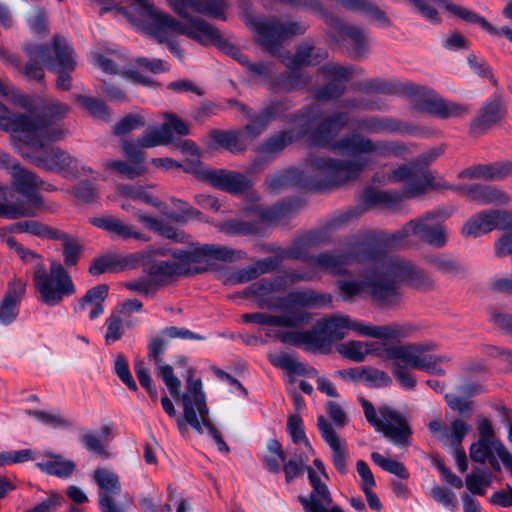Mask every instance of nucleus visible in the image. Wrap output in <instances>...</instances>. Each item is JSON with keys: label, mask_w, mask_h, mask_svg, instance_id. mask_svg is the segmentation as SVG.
<instances>
[{"label": "nucleus", "mask_w": 512, "mask_h": 512, "mask_svg": "<svg viewBox=\"0 0 512 512\" xmlns=\"http://www.w3.org/2000/svg\"><path fill=\"white\" fill-rule=\"evenodd\" d=\"M367 165L366 158L343 160L311 154L303 170L278 171L267 176L266 184L273 192L292 186L316 191L333 190L356 180Z\"/></svg>", "instance_id": "obj_1"}, {"label": "nucleus", "mask_w": 512, "mask_h": 512, "mask_svg": "<svg viewBox=\"0 0 512 512\" xmlns=\"http://www.w3.org/2000/svg\"><path fill=\"white\" fill-rule=\"evenodd\" d=\"M384 248L380 242L379 258L368 261L373 263L375 269V276L368 280V289L379 307L393 308L399 305L401 292L396 281L421 289L433 287L434 281L427 272L405 259L388 256Z\"/></svg>", "instance_id": "obj_2"}, {"label": "nucleus", "mask_w": 512, "mask_h": 512, "mask_svg": "<svg viewBox=\"0 0 512 512\" xmlns=\"http://www.w3.org/2000/svg\"><path fill=\"white\" fill-rule=\"evenodd\" d=\"M350 115L348 112H335L326 117L314 130L312 137L316 144L328 146L342 153L352 155L356 160L366 158L369 167L373 164V157H397L405 153L406 148L403 144L388 140H373L360 133H351L341 139L334 141L338 133L348 126Z\"/></svg>", "instance_id": "obj_3"}, {"label": "nucleus", "mask_w": 512, "mask_h": 512, "mask_svg": "<svg viewBox=\"0 0 512 512\" xmlns=\"http://www.w3.org/2000/svg\"><path fill=\"white\" fill-rule=\"evenodd\" d=\"M389 180L403 183L401 192L368 188L362 195V205L364 207L349 209L338 214L330 221L328 227L337 229L352 218L360 216L364 211L375 206L396 210L400 208L403 199L420 196L427 189L432 188L434 177L427 169L405 164L393 170L389 175Z\"/></svg>", "instance_id": "obj_4"}, {"label": "nucleus", "mask_w": 512, "mask_h": 512, "mask_svg": "<svg viewBox=\"0 0 512 512\" xmlns=\"http://www.w3.org/2000/svg\"><path fill=\"white\" fill-rule=\"evenodd\" d=\"M174 11L186 19V22H180L174 17L168 19V23L173 29L178 30V34L185 35L194 41L202 44H213L219 46L224 39L220 31L207 21L191 17L188 15V9L194 12L210 16L212 18L225 20V11L229 7L228 0H168Z\"/></svg>", "instance_id": "obj_5"}, {"label": "nucleus", "mask_w": 512, "mask_h": 512, "mask_svg": "<svg viewBox=\"0 0 512 512\" xmlns=\"http://www.w3.org/2000/svg\"><path fill=\"white\" fill-rule=\"evenodd\" d=\"M348 330H353L362 336L384 340H397L410 336L416 329L411 324H393L374 326L362 321H354L347 315H333L323 318L311 329L314 349L324 351L332 342L343 339Z\"/></svg>", "instance_id": "obj_6"}, {"label": "nucleus", "mask_w": 512, "mask_h": 512, "mask_svg": "<svg viewBox=\"0 0 512 512\" xmlns=\"http://www.w3.org/2000/svg\"><path fill=\"white\" fill-rule=\"evenodd\" d=\"M347 253L325 251L309 259V264L332 275L343 274L346 266L355 262H368L379 258L380 241L372 232H367L348 239Z\"/></svg>", "instance_id": "obj_7"}, {"label": "nucleus", "mask_w": 512, "mask_h": 512, "mask_svg": "<svg viewBox=\"0 0 512 512\" xmlns=\"http://www.w3.org/2000/svg\"><path fill=\"white\" fill-rule=\"evenodd\" d=\"M151 253L155 255H171L174 259H179L184 270V276H193L208 271L215 265V261L232 262L244 258L245 252L242 250L231 249L217 244L191 243L184 249L167 250L159 248Z\"/></svg>", "instance_id": "obj_8"}, {"label": "nucleus", "mask_w": 512, "mask_h": 512, "mask_svg": "<svg viewBox=\"0 0 512 512\" xmlns=\"http://www.w3.org/2000/svg\"><path fill=\"white\" fill-rule=\"evenodd\" d=\"M450 216L444 209L425 213L422 217L410 220L399 231L379 241L388 248H404L411 244L410 236L415 235L420 240L436 247H443L447 242V233L442 222Z\"/></svg>", "instance_id": "obj_9"}, {"label": "nucleus", "mask_w": 512, "mask_h": 512, "mask_svg": "<svg viewBox=\"0 0 512 512\" xmlns=\"http://www.w3.org/2000/svg\"><path fill=\"white\" fill-rule=\"evenodd\" d=\"M33 282L39 299L48 306L60 304L65 297L74 295L77 290L71 275L58 260L50 259L47 270L43 257L33 263Z\"/></svg>", "instance_id": "obj_10"}, {"label": "nucleus", "mask_w": 512, "mask_h": 512, "mask_svg": "<svg viewBox=\"0 0 512 512\" xmlns=\"http://www.w3.org/2000/svg\"><path fill=\"white\" fill-rule=\"evenodd\" d=\"M13 145L16 151L33 165L59 173L65 178L75 179L82 173H92L90 167L82 165L77 158L58 146L44 145L43 148H38L17 143Z\"/></svg>", "instance_id": "obj_11"}, {"label": "nucleus", "mask_w": 512, "mask_h": 512, "mask_svg": "<svg viewBox=\"0 0 512 512\" xmlns=\"http://www.w3.org/2000/svg\"><path fill=\"white\" fill-rule=\"evenodd\" d=\"M367 422L383 434L391 443L407 447L411 441L412 429L406 417L388 405H382L378 412L373 404L364 397H358Z\"/></svg>", "instance_id": "obj_12"}, {"label": "nucleus", "mask_w": 512, "mask_h": 512, "mask_svg": "<svg viewBox=\"0 0 512 512\" xmlns=\"http://www.w3.org/2000/svg\"><path fill=\"white\" fill-rule=\"evenodd\" d=\"M257 42L270 53L275 54L288 38L303 34L307 26L295 21L280 19H256L252 21Z\"/></svg>", "instance_id": "obj_13"}, {"label": "nucleus", "mask_w": 512, "mask_h": 512, "mask_svg": "<svg viewBox=\"0 0 512 512\" xmlns=\"http://www.w3.org/2000/svg\"><path fill=\"white\" fill-rule=\"evenodd\" d=\"M195 374L194 368L188 369L186 378V388L189 393L193 395V398L189 394H179L183 404V415L184 420L193 429L199 433H203L202 423H206V416H208V408L206 405V397L202 390L201 379H193Z\"/></svg>", "instance_id": "obj_14"}, {"label": "nucleus", "mask_w": 512, "mask_h": 512, "mask_svg": "<svg viewBox=\"0 0 512 512\" xmlns=\"http://www.w3.org/2000/svg\"><path fill=\"white\" fill-rule=\"evenodd\" d=\"M437 349L434 342L425 343H406L399 347L391 348L386 351V356L390 358H400L411 365V368L427 371L434 375L443 376L445 370L440 368L432 361V356L427 352Z\"/></svg>", "instance_id": "obj_15"}, {"label": "nucleus", "mask_w": 512, "mask_h": 512, "mask_svg": "<svg viewBox=\"0 0 512 512\" xmlns=\"http://www.w3.org/2000/svg\"><path fill=\"white\" fill-rule=\"evenodd\" d=\"M53 60L48 62V69L57 74L56 87L59 90L71 88V73L75 69L74 51L67 39L54 36L52 41Z\"/></svg>", "instance_id": "obj_16"}, {"label": "nucleus", "mask_w": 512, "mask_h": 512, "mask_svg": "<svg viewBox=\"0 0 512 512\" xmlns=\"http://www.w3.org/2000/svg\"><path fill=\"white\" fill-rule=\"evenodd\" d=\"M30 124L22 130L18 144L43 148L51 142L62 140L67 135V130L59 127H52L48 121L38 115L29 113Z\"/></svg>", "instance_id": "obj_17"}, {"label": "nucleus", "mask_w": 512, "mask_h": 512, "mask_svg": "<svg viewBox=\"0 0 512 512\" xmlns=\"http://www.w3.org/2000/svg\"><path fill=\"white\" fill-rule=\"evenodd\" d=\"M306 471L312 491L308 496L298 497L304 512H344L339 505L333 504L328 486L321 481L317 473L309 466Z\"/></svg>", "instance_id": "obj_18"}, {"label": "nucleus", "mask_w": 512, "mask_h": 512, "mask_svg": "<svg viewBox=\"0 0 512 512\" xmlns=\"http://www.w3.org/2000/svg\"><path fill=\"white\" fill-rule=\"evenodd\" d=\"M8 169L12 177L14 191L25 197L23 200L15 201L17 204H26L34 199L40 200L39 208L35 210L36 217L45 207L43 197L38 194V190L44 184V181L36 173L24 169L18 163L12 162Z\"/></svg>", "instance_id": "obj_19"}, {"label": "nucleus", "mask_w": 512, "mask_h": 512, "mask_svg": "<svg viewBox=\"0 0 512 512\" xmlns=\"http://www.w3.org/2000/svg\"><path fill=\"white\" fill-rule=\"evenodd\" d=\"M93 479L98 491V505L101 512H125L124 508L116 503L114 496L121 493L122 486L119 476L106 468H98L93 473Z\"/></svg>", "instance_id": "obj_20"}, {"label": "nucleus", "mask_w": 512, "mask_h": 512, "mask_svg": "<svg viewBox=\"0 0 512 512\" xmlns=\"http://www.w3.org/2000/svg\"><path fill=\"white\" fill-rule=\"evenodd\" d=\"M324 76L332 81L315 91V98L321 101L335 100L346 91L345 82L352 77V68L336 63H326L320 68Z\"/></svg>", "instance_id": "obj_21"}, {"label": "nucleus", "mask_w": 512, "mask_h": 512, "mask_svg": "<svg viewBox=\"0 0 512 512\" xmlns=\"http://www.w3.org/2000/svg\"><path fill=\"white\" fill-rule=\"evenodd\" d=\"M322 16L330 26V33L333 36H338L341 40L350 42L351 47L349 48V52L352 57H362L366 53L368 49V39L361 28L348 25L342 20L335 18L324 11Z\"/></svg>", "instance_id": "obj_22"}, {"label": "nucleus", "mask_w": 512, "mask_h": 512, "mask_svg": "<svg viewBox=\"0 0 512 512\" xmlns=\"http://www.w3.org/2000/svg\"><path fill=\"white\" fill-rule=\"evenodd\" d=\"M167 346L165 336L159 335L152 337L148 343V357L158 364L157 375L163 380L170 395L173 398H179L181 381L174 375L172 366L163 364L162 356Z\"/></svg>", "instance_id": "obj_23"}, {"label": "nucleus", "mask_w": 512, "mask_h": 512, "mask_svg": "<svg viewBox=\"0 0 512 512\" xmlns=\"http://www.w3.org/2000/svg\"><path fill=\"white\" fill-rule=\"evenodd\" d=\"M317 427L323 440L332 451L331 458L334 467L339 473L346 474L349 455L346 441L340 439L331 423L323 415L317 417Z\"/></svg>", "instance_id": "obj_24"}, {"label": "nucleus", "mask_w": 512, "mask_h": 512, "mask_svg": "<svg viewBox=\"0 0 512 512\" xmlns=\"http://www.w3.org/2000/svg\"><path fill=\"white\" fill-rule=\"evenodd\" d=\"M202 178L213 187L234 194L243 193L251 186L246 176L226 169H205Z\"/></svg>", "instance_id": "obj_25"}, {"label": "nucleus", "mask_w": 512, "mask_h": 512, "mask_svg": "<svg viewBox=\"0 0 512 512\" xmlns=\"http://www.w3.org/2000/svg\"><path fill=\"white\" fill-rule=\"evenodd\" d=\"M168 19H172V16L163 13L159 10L149 16L146 30L153 36L159 43H166L170 52L179 59L183 58V54L179 46L172 40L175 35L178 34L177 29L170 27Z\"/></svg>", "instance_id": "obj_26"}, {"label": "nucleus", "mask_w": 512, "mask_h": 512, "mask_svg": "<svg viewBox=\"0 0 512 512\" xmlns=\"http://www.w3.org/2000/svg\"><path fill=\"white\" fill-rule=\"evenodd\" d=\"M287 314L294 311L305 312V308H321L329 306L332 303L330 294L316 292L312 289H299L289 292L285 296Z\"/></svg>", "instance_id": "obj_27"}, {"label": "nucleus", "mask_w": 512, "mask_h": 512, "mask_svg": "<svg viewBox=\"0 0 512 512\" xmlns=\"http://www.w3.org/2000/svg\"><path fill=\"white\" fill-rule=\"evenodd\" d=\"M26 292V283L15 278L8 283L7 290L0 302V323L9 325L19 314V305Z\"/></svg>", "instance_id": "obj_28"}, {"label": "nucleus", "mask_w": 512, "mask_h": 512, "mask_svg": "<svg viewBox=\"0 0 512 512\" xmlns=\"http://www.w3.org/2000/svg\"><path fill=\"white\" fill-rule=\"evenodd\" d=\"M293 107V103L289 98L274 99L271 100L263 109L269 116L271 121L277 119H286L290 123H295L302 118L309 120L315 117V114L320 110V107L316 103H312L295 114L286 117V113Z\"/></svg>", "instance_id": "obj_29"}, {"label": "nucleus", "mask_w": 512, "mask_h": 512, "mask_svg": "<svg viewBox=\"0 0 512 512\" xmlns=\"http://www.w3.org/2000/svg\"><path fill=\"white\" fill-rule=\"evenodd\" d=\"M90 223L122 240L135 239L144 242L149 241V238L138 231L133 225L127 224L121 219L111 215L93 217L90 219Z\"/></svg>", "instance_id": "obj_30"}, {"label": "nucleus", "mask_w": 512, "mask_h": 512, "mask_svg": "<svg viewBox=\"0 0 512 512\" xmlns=\"http://www.w3.org/2000/svg\"><path fill=\"white\" fill-rule=\"evenodd\" d=\"M495 454L501 459L506 469L512 471V454L501 441H483L482 444L476 441L469 448L470 459L479 464H485Z\"/></svg>", "instance_id": "obj_31"}, {"label": "nucleus", "mask_w": 512, "mask_h": 512, "mask_svg": "<svg viewBox=\"0 0 512 512\" xmlns=\"http://www.w3.org/2000/svg\"><path fill=\"white\" fill-rule=\"evenodd\" d=\"M52 44L47 45H29L25 48V53L29 57L28 63L24 68V75L29 80L42 82L44 80V70L41 64L48 68V62L53 60Z\"/></svg>", "instance_id": "obj_32"}, {"label": "nucleus", "mask_w": 512, "mask_h": 512, "mask_svg": "<svg viewBox=\"0 0 512 512\" xmlns=\"http://www.w3.org/2000/svg\"><path fill=\"white\" fill-rule=\"evenodd\" d=\"M246 323H257L269 326L297 327L311 320L307 312L294 311L290 315H271L266 313H247L242 315Z\"/></svg>", "instance_id": "obj_33"}, {"label": "nucleus", "mask_w": 512, "mask_h": 512, "mask_svg": "<svg viewBox=\"0 0 512 512\" xmlns=\"http://www.w3.org/2000/svg\"><path fill=\"white\" fill-rule=\"evenodd\" d=\"M357 129L370 133H412L405 123L392 117L364 116L355 121Z\"/></svg>", "instance_id": "obj_34"}, {"label": "nucleus", "mask_w": 512, "mask_h": 512, "mask_svg": "<svg viewBox=\"0 0 512 512\" xmlns=\"http://www.w3.org/2000/svg\"><path fill=\"white\" fill-rule=\"evenodd\" d=\"M426 3L433 7L437 12V7L443 6L451 14L461 18L462 20L472 24H478L491 35H499V30L497 28L492 26L484 17L466 7L453 4L449 0H427Z\"/></svg>", "instance_id": "obj_35"}, {"label": "nucleus", "mask_w": 512, "mask_h": 512, "mask_svg": "<svg viewBox=\"0 0 512 512\" xmlns=\"http://www.w3.org/2000/svg\"><path fill=\"white\" fill-rule=\"evenodd\" d=\"M426 3L433 7L437 12V7L443 6L451 14L461 18L462 20L472 24H478L491 35H499V30L497 28L492 26L484 17L466 7L453 4L449 0H427Z\"/></svg>", "instance_id": "obj_36"}, {"label": "nucleus", "mask_w": 512, "mask_h": 512, "mask_svg": "<svg viewBox=\"0 0 512 512\" xmlns=\"http://www.w3.org/2000/svg\"><path fill=\"white\" fill-rule=\"evenodd\" d=\"M146 274L152 277L159 287L171 282L174 277L184 276V270L179 259L156 260L145 269Z\"/></svg>", "instance_id": "obj_37"}, {"label": "nucleus", "mask_w": 512, "mask_h": 512, "mask_svg": "<svg viewBox=\"0 0 512 512\" xmlns=\"http://www.w3.org/2000/svg\"><path fill=\"white\" fill-rule=\"evenodd\" d=\"M324 242L325 237L322 231H311L295 240L290 248L283 251L282 257L304 260L309 263L310 258H315V256L310 255V250Z\"/></svg>", "instance_id": "obj_38"}, {"label": "nucleus", "mask_w": 512, "mask_h": 512, "mask_svg": "<svg viewBox=\"0 0 512 512\" xmlns=\"http://www.w3.org/2000/svg\"><path fill=\"white\" fill-rule=\"evenodd\" d=\"M8 187L0 186V217L6 219H20L35 217V210L39 208L40 200L34 199L26 204H17L16 202H7Z\"/></svg>", "instance_id": "obj_39"}, {"label": "nucleus", "mask_w": 512, "mask_h": 512, "mask_svg": "<svg viewBox=\"0 0 512 512\" xmlns=\"http://www.w3.org/2000/svg\"><path fill=\"white\" fill-rule=\"evenodd\" d=\"M289 73L274 76L268 81L271 91L292 92L306 87L311 82V77L302 73L299 68H289Z\"/></svg>", "instance_id": "obj_40"}, {"label": "nucleus", "mask_w": 512, "mask_h": 512, "mask_svg": "<svg viewBox=\"0 0 512 512\" xmlns=\"http://www.w3.org/2000/svg\"><path fill=\"white\" fill-rule=\"evenodd\" d=\"M421 109L440 118H457L468 113V106L433 97L423 101Z\"/></svg>", "instance_id": "obj_41"}, {"label": "nucleus", "mask_w": 512, "mask_h": 512, "mask_svg": "<svg viewBox=\"0 0 512 512\" xmlns=\"http://www.w3.org/2000/svg\"><path fill=\"white\" fill-rule=\"evenodd\" d=\"M400 345L401 344L388 345L383 343L377 352V356L383 360H392V373L394 378L399 382L402 388L411 390L416 386L417 383L415 375L406 370V368H411V365L400 358H390L386 356V351L388 349L399 347Z\"/></svg>", "instance_id": "obj_42"}, {"label": "nucleus", "mask_w": 512, "mask_h": 512, "mask_svg": "<svg viewBox=\"0 0 512 512\" xmlns=\"http://www.w3.org/2000/svg\"><path fill=\"white\" fill-rule=\"evenodd\" d=\"M327 56L326 50L316 48L310 42H303L298 46L296 54L284 62L288 68H300L301 66L317 65Z\"/></svg>", "instance_id": "obj_43"}, {"label": "nucleus", "mask_w": 512, "mask_h": 512, "mask_svg": "<svg viewBox=\"0 0 512 512\" xmlns=\"http://www.w3.org/2000/svg\"><path fill=\"white\" fill-rule=\"evenodd\" d=\"M300 137L293 129L279 131L267 138L258 148V152L266 157L274 158L286 147Z\"/></svg>", "instance_id": "obj_44"}, {"label": "nucleus", "mask_w": 512, "mask_h": 512, "mask_svg": "<svg viewBox=\"0 0 512 512\" xmlns=\"http://www.w3.org/2000/svg\"><path fill=\"white\" fill-rule=\"evenodd\" d=\"M108 296V286L105 284H99L89 289L86 294L79 300L78 305L75 307V311H84L86 305H93L89 312V319L94 320L98 318L103 312V302Z\"/></svg>", "instance_id": "obj_45"}, {"label": "nucleus", "mask_w": 512, "mask_h": 512, "mask_svg": "<svg viewBox=\"0 0 512 512\" xmlns=\"http://www.w3.org/2000/svg\"><path fill=\"white\" fill-rule=\"evenodd\" d=\"M93 63L106 73L122 74L124 77L130 79L134 83L142 84L144 86H151L154 83L150 78L143 75L137 69L130 68L120 70L118 66L110 58H107L102 54H95L93 56Z\"/></svg>", "instance_id": "obj_46"}, {"label": "nucleus", "mask_w": 512, "mask_h": 512, "mask_svg": "<svg viewBox=\"0 0 512 512\" xmlns=\"http://www.w3.org/2000/svg\"><path fill=\"white\" fill-rule=\"evenodd\" d=\"M29 124V114H13L0 103V129L13 133L14 144L19 143L22 130Z\"/></svg>", "instance_id": "obj_47"}, {"label": "nucleus", "mask_w": 512, "mask_h": 512, "mask_svg": "<svg viewBox=\"0 0 512 512\" xmlns=\"http://www.w3.org/2000/svg\"><path fill=\"white\" fill-rule=\"evenodd\" d=\"M46 456L50 459L37 463V467L49 475L68 478L76 468V464L73 461L66 460L61 455L46 453Z\"/></svg>", "instance_id": "obj_48"}, {"label": "nucleus", "mask_w": 512, "mask_h": 512, "mask_svg": "<svg viewBox=\"0 0 512 512\" xmlns=\"http://www.w3.org/2000/svg\"><path fill=\"white\" fill-rule=\"evenodd\" d=\"M503 111L498 99L487 102L481 109L479 115L472 123V129L484 131L496 124L502 117Z\"/></svg>", "instance_id": "obj_49"}, {"label": "nucleus", "mask_w": 512, "mask_h": 512, "mask_svg": "<svg viewBox=\"0 0 512 512\" xmlns=\"http://www.w3.org/2000/svg\"><path fill=\"white\" fill-rule=\"evenodd\" d=\"M382 345L383 344L378 345V347L375 348L373 343L362 341H348L340 344L337 350L343 357L354 362L360 363L363 362L365 360V357L371 352H375V354L377 355V352Z\"/></svg>", "instance_id": "obj_50"}, {"label": "nucleus", "mask_w": 512, "mask_h": 512, "mask_svg": "<svg viewBox=\"0 0 512 512\" xmlns=\"http://www.w3.org/2000/svg\"><path fill=\"white\" fill-rule=\"evenodd\" d=\"M173 141V134L164 123L160 127H149L137 139L138 145L142 148L167 145Z\"/></svg>", "instance_id": "obj_51"}, {"label": "nucleus", "mask_w": 512, "mask_h": 512, "mask_svg": "<svg viewBox=\"0 0 512 512\" xmlns=\"http://www.w3.org/2000/svg\"><path fill=\"white\" fill-rule=\"evenodd\" d=\"M493 224L491 220L490 210L483 211L470 218L462 228V235L464 237L477 238L483 234L493 231Z\"/></svg>", "instance_id": "obj_52"}, {"label": "nucleus", "mask_w": 512, "mask_h": 512, "mask_svg": "<svg viewBox=\"0 0 512 512\" xmlns=\"http://www.w3.org/2000/svg\"><path fill=\"white\" fill-rule=\"evenodd\" d=\"M280 263L278 257H267L256 261L252 266L241 270L238 273V282H249L257 278L260 274H265L275 270Z\"/></svg>", "instance_id": "obj_53"}, {"label": "nucleus", "mask_w": 512, "mask_h": 512, "mask_svg": "<svg viewBox=\"0 0 512 512\" xmlns=\"http://www.w3.org/2000/svg\"><path fill=\"white\" fill-rule=\"evenodd\" d=\"M53 240L62 242L64 264L68 267L75 266L80 259L82 251V246L78 239L62 230H59V237L54 238Z\"/></svg>", "instance_id": "obj_54"}, {"label": "nucleus", "mask_w": 512, "mask_h": 512, "mask_svg": "<svg viewBox=\"0 0 512 512\" xmlns=\"http://www.w3.org/2000/svg\"><path fill=\"white\" fill-rule=\"evenodd\" d=\"M425 260L426 263L432 265L434 268L445 275L456 276L464 272V267L461 265V263L455 260L451 255H431L427 256Z\"/></svg>", "instance_id": "obj_55"}, {"label": "nucleus", "mask_w": 512, "mask_h": 512, "mask_svg": "<svg viewBox=\"0 0 512 512\" xmlns=\"http://www.w3.org/2000/svg\"><path fill=\"white\" fill-rule=\"evenodd\" d=\"M314 335L315 333L311 332V330L302 332L279 331L277 332L276 337L284 344H289L292 346H305L307 350L316 351V349H314Z\"/></svg>", "instance_id": "obj_56"}, {"label": "nucleus", "mask_w": 512, "mask_h": 512, "mask_svg": "<svg viewBox=\"0 0 512 512\" xmlns=\"http://www.w3.org/2000/svg\"><path fill=\"white\" fill-rule=\"evenodd\" d=\"M220 230L227 235H260L262 230L258 223L242 221L238 219L225 221L220 225Z\"/></svg>", "instance_id": "obj_57"}, {"label": "nucleus", "mask_w": 512, "mask_h": 512, "mask_svg": "<svg viewBox=\"0 0 512 512\" xmlns=\"http://www.w3.org/2000/svg\"><path fill=\"white\" fill-rule=\"evenodd\" d=\"M211 140L232 153H239L245 150L243 142L237 134L223 130H212L209 133Z\"/></svg>", "instance_id": "obj_58"}, {"label": "nucleus", "mask_w": 512, "mask_h": 512, "mask_svg": "<svg viewBox=\"0 0 512 512\" xmlns=\"http://www.w3.org/2000/svg\"><path fill=\"white\" fill-rule=\"evenodd\" d=\"M372 461L384 471L397 476L400 479H408L410 474L402 462L385 457L378 452L371 453Z\"/></svg>", "instance_id": "obj_59"}, {"label": "nucleus", "mask_w": 512, "mask_h": 512, "mask_svg": "<svg viewBox=\"0 0 512 512\" xmlns=\"http://www.w3.org/2000/svg\"><path fill=\"white\" fill-rule=\"evenodd\" d=\"M8 229L0 230V240L2 243L6 244L7 247L14 250L19 257L27 262L33 264L37 259H40V254L32 251L29 248H25L22 244L17 242V240L11 235Z\"/></svg>", "instance_id": "obj_60"}, {"label": "nucleus", "mask_w": 512, "mask_h": 512, "mask_svg": "<svg viewBox=\"0 0 512 512\" xmlns=\"http://www.w3.org/2000/svg\"><path fill=\"white\" fill-rule=\"evenodd\" d=\"M480 178L499 181L512 174V162H496L492 164H479Z\"/></svg>", "instance_id": "obj_61"}, {"label": "nucleus", "mask_w": 512, "mask_h": 512, "mask_svg": "<svg viewBox=\"0 0 512 512\" xmlns=\"http://www.w3.org/2000/svg\"><path fill=\"white\" fill-rule=\"evenodd\" d=\"M103 166L107 170L112 169L117 171L128 179H134L146 172L144 165L135 164L131 161L129 163L120 160H104Z\"/></svg>", "instance_id": "obj_62"}, {"label": "nucleus", "mask_w": 512, "mask_h": 512, "mask_svg": "<svg viewBox=\"0 0 512 512\" xmlns=\"http://www.w3.org/2000/svg\"><path fill=\"white\" fill-rule=\"evenodd\" d=\"M491 483V474L482 470L467 474L465 477V485L473 495H484Z\"/></svg>", "instance_id": "obj_63"}, {"label": "nucleus", "mask_w": 512, "mask_h": 512, "mask_svg": "<svg viewBox=\"0 0 512 512\" xmlns=\"http://www.w3.org/2000/svg\"><path fill=\"white\" fill-rule=\"evenodd\" d=\"M117 189L120 194L132 200H140L154 207L160 206V201L148 194L141 185L120 184Z\"/></svg>", "instance_id": "obj_64"}]
</instances>
